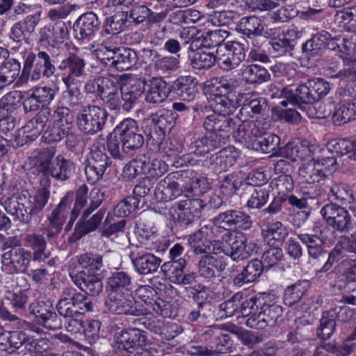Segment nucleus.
I'll return each mask as SVG.
<instances>
[{"label": "nucleus", "instance_id": "nucleus-1", "mask_svg": "<svg viewBox=\"0 0 356 356\" xmlns=\"http://www.w3.org/2000/svg\"><path fill=\"white\" fill-rule=\"evenodd\" d=\"M54 155L53 149L44 148L38 151L34 156L36 168L44 177H51L58 181H65L74 174L75 164L62 155L56 157Z\"/></svg>", "mask_w": 356, "mask_h": 356}, {"label": "nucleus", "instance_id": "nucleus-2", "mask_svg": "<svg viewBox=\"0 0 356 356\" xmlns=\"http://www.w3.org/2000/svg\"><path fill=\"white\" fill-rule=\"evenodd\" d=\"M197 186H203L202 190L200 189L199 191L203 193V190L204 191L208 186L207 179L205 178L195 179L193 181L192 186L186 190L187 194L184 195L186 199L181 200L169 210L170 216L183 225L188 226L195 220L199 219L202 216V211L207 207V204L202 200L189 196V194L193 193V188Z\"/></svg>", "mask_w": 356, "mask_h": 356}, {"label": "nucleus", "instance_id": "nucleus-3", "mask_svg": "<svg viewBox=\"0 0 356 356\" xmlns=\"http://www.w3.org/2000/svg\"><path fill=\"white\" fill-rule=\"evenodd\" d=\"M90 197L89 207L83 211L75 227L73 236L76 240L95 231L101 224L106 213L105 209H100L91 215L102 204L103 194L99 189L94 188L90 191Z\"/></svg>", "mask_w": 356, "mask_h": 356}, {"label": "nucleus", "instance_id": "nucleus-4", "mask_svg": "<svg viewBox=\"0 0 356 356\" xmlns=\"http://www.w3.org/2000/svg\"><path fill=\"white\" fill-rule=\"evenodd\" d=\"M257 312L248 318L245 324L250 328L261 330L267 326L275 325L282 314V308L275 301L271 295H266L259 300L257 306Z\"/></svg>", "mask_w": 356, "mask_h": 356}, {"label": "nucleus", "instance_id": "nucleus-5", "mask_svg": "<svg viewBox=\"0 0 356 356\" xmlns=\"http://www.w3.org/2000/svg\"><path fill=\"white\" fill-rule=\"evenodd\" d=\"M14 247L1 255V269L9 275L24 273L33 259L31 251L20 246L19 240H10Z\"/></svg>", "mask_w": 356, "mask_h": 356}, {"label": "nucleus", "instance_id": "nucleus-6", "mask_svg": "<svg viewBox=\"0 0 356 356\" xmlns=\"http://www.w3.org/2000/svg\"><path fill=\"white\" fill-rule=\"evenodd\" d=\"M107 116L103 108L95 105L83 106L76 117L78 128L86 135H95L104 129Z\"/></svg>", "mask_w": 356, "mask_h": 356}, {"label": "nucleus", "instance_id": "nucleus-7", "mask_svg": "<svg viewBox=\"0 0 356 356\" xmlns=\"http://www.w3.org/2000/svg\"><path fill=\"white\" fill-rule=\"evenodd\" d=\"M105 306L111 312L115 314L141 316L147 313L146 309L135 300L129 293L106 292Z\"/></svg>", "mask_w": 356, "mask_h": 356}, {"label": "nucleus", "instance_id": "nucleus-8", "mask_svg": "<svg viewBox=\"0 0 356 356\" xmlns=\"http://www.w3.org/2000/svg\"><path fill=\"white\" fill-rule=\"evenodd\" d=\"M122 144V151L125 154H131L139 149L144 144V137L141 129L136 120L127 118L122 121L115 129Z\"/></svg>", "mask_w": 356, "mask_h": 356}, {"label": "nucleus", "instance_id": "nucleus-9", "mask_svg": "<svg viewBox=\"0 0 356 356\" xmlns=\"http://www.w3.org/2000/svg\"><path fill=\"white\" fill-rule=\"evenodd\" d=\"M321 214L334 232L347 234L353 229L351 215L344 207L334 203L327 204L321 209Z\"/></svg>", "mask_w": 356, "mask_h": 356}, {"label": "nucleus", "instance_id": "nucleus-10", "mask_svg": "<svg viewBox=\"0 0 356 356\" xmlns=\"http://www.w3.org/2000/svg\"><path fill=\"white\" fill-rule=\"evenodd\" d=\"M111 165L107 154L97 147H93L87 158L85 174L88 182L94 184L99 181Z\"/></svg>", "mask_w": 356, "mask_h": 356}, {"label": "nucleus", "instance_id": "nucleus-11", "mask_svg": "<svg viewBox=\"0 0 356 356\" xmlns=\"http://www.w3.org/2000/svg\"><path fill=\"white\" fill-rule=\"evenodd\" d=\"M213 223L218 228H222L225 232L232 229H250L252 220L250 216L236 209L227 210L221 212L213 219Z\"/></svg>", "mask_w": 356, "mask_h": 356}, {"label": "nucleus", "instance_id": "nucleus-12", "mask_svg": "<svg viewBox=\"0 0 356 356\" xmlns=\"http://www.w3.org/2000/svg\"><path fill=\"white\" fill-rule=\"evenodd\" d=\"M310 90L309 81L296 87L283 88L280 93V104L284 107L289 104L300 107L302 104H312L316 102Z\"/></svg>", "mask_w": 356, "mask_h": 356}, {"label": "nucleus", "instance_id": "nucleus-13", "mask_svg": "<svg viewBox=\"0 0 356 356\" xmlns=\"http://www.w3.org/2000/svg\"><path fill=\"white\" fill-rule=\"evenodd\" d=\"M30 314L37 323L49 330H57L62 327V322L54 311L52 305L44 301L33 302L28 308Z\"/></svg>", "mask_w": 356, "mask_h": 356}, {"label": "nucleus", "instance_id": "nucleus-14", "mask_svg": "<svg viewBox=\"0 0 356 356\" xmlns=\"http://www.w3.org/2000/svg\"><path fill=\"white\" fill-rule=\"evenodd\" d=\"M249 178H252L255 184H249L251 188L247 187L243 191L251 195L247 206L251 209H259L266 203L269 197V190L262 186L265 182L264 174L261 172H253L249 174Z\"/></svg>", "mask_w": 356, "mask_h": 356}, {"label": "nucleus", "instance_id": "nucleus-15", "mask_svg": "<svg viewBox=\"0 0 356 356\" xmlns=\"http://www.w3.org/2000/svg\"><path fill=\"white\" fill-rule=\"evenodd\" d=\"M224 238L227 243L226 256L233 261H241L250 256V252L247 250V238L243 232H236L234 234L231 231H226Z\"/></svg>", "mask_w": 356, "mask_h": 356}, {"label": "nucleus", "instance_id": "nucleus-16", "mask_svg": "<svg viewBox=\"0 0 356 356\" xmlns=\"http://www.w3.org/2000/svg\"><path fill=\"white\" fill-rule=\"evenodd\" d=\"M86 65L85 60L82 57L74 53H70L58 65L59 70L67 72L62 78L63 83L69 85L70 83L76 82V79L85 76Z\"/></svg>", "mask_w": 356, "mask_h": 356}, {"label": "nucleus", "instance_id": "nucleus-17", "mask_svg": "<svg viewBox=\"0 0 356 356\" xmlns=\"http://www.w3.org/2000/svg\"><path fill=\"white\" fill-rule=\"evenodd\" d=\"M49 197V191L44 188H40L35 195L27 198L25 195L21 197L22 200H24V204L22 203L25 213H21L19 218L22 222L29 223L33 215H36L42 211L47 204Z\"/></svg>", "mask_w": 356, "mask_h": 356}, {"label": "nucleus", "instance_id": "nucleus-18", "mask_svg": "<svg viewBox=\"0 0 356 356\" xmlns=\"http://www.w3.org/2000/svg\"><path fill=\"white\" fill-rule=\"evenodd\" d=\"M207 37L209 40L212 42L209 43L207 45L216 46L217 49L216 51V60L218 67L226 71L234 69L238 66V64L233 58L231 51L227 49L226 44H222V36L220 35V31H214L208 33Z\"/></svg>", "mask_w": 356, "mask_h": 356}, {"label": "nucleus", "instance_id": "nucleus-19", "mask_svg": "<svg viewBox=\"0 0 356 356\" xmlns=\"http://www.w3.org/2000/svg\"><path fill=\"white\" fill-rule=\"evenodd\" d=\"M227 265V257L225 256L204 254L199 261L198 273L200 277L211 280L218 277Z\"/></svg>", "mask_w": 356, "mask_h": 356}, {"label": "nucleus", "instance_id": "nucleus-20", "mask_svg": "<svg viewBox=\"0 0 356 356\" xmlns=\"http://www.w3.org/2000/svg\"><path fill=\"white\" fill-rule=\"evenodd\" d=\"M144 88L145 100L152 104L164 102L170 92L168 83L160 77H153L149 81L144 79Z\"/></svg>", "mask_w": 356, "mask_h": 356}, {"label": "nucleus", "instance_id": "nucleus-21", "mask_svg": "<svg viewBox=\"0 0 356 356\" xmlns=\"http://www.w3.org/2000/svg\"><path fill=\"white\" fill-rule=\"evenodd\" d=\"M145 337L140 330L131 329L122 331L117 337L113 347L131 353L132 350L140 349L145 346Z\"/></svg>", "mask_w": 356, "mask_h": 356}, {"label": "nucleus", "instance_id": "nucleus-22", "mask_svg": "<svg viewBox=\"0 0 356 356\" xmlns=\"http://www.w3.org/2000/svg\"><path fill=\"white\" fill-rule=\"evenodd\" d=\"M99 22L92 12L81 15L74 24L75 38L79 40L88 39L94 35L99 29Z\"/></svg>", "mask_w": 356, "mask_h": 356}, {"label": "nucleus", "instance_id": "nucleus-23", "mask_svg": "<svg viewBox=\"0 0 356 356\" xmlns=\"http://www.w3.org/2000/svg\"><path fill=\"white\" fill-rule=\"evenodd\" d=\"M74 282L82 291L92 296H98L103 289V283L100 274L88 275L84 273H77L74 275L71 274Z\"/></svg>", "mask_w": 356, "mask_h": 356}, {"label": "nucleus", "instance_id": "nucleus-24", "mask_svg": "<svg viewBox=\"0 0 356 356\" xmlns=\"http://www.w3.org/2000/svg\"><path fill=\"white\" fill-rule=\"evenodd\" d=\"M264 124L261 120L243 121L238 127L239 140L250 143L252 146L255 139L266 134Z\"/></svg>", "mask_w": 356, "mask_h": 356}, {"label": "nucleus", "instance_id": "nucleus-25", "mask_svg": "<svg viewBox=\"0 0 356 356\" xmlns=\"http://www.w3.org/2000/svg\"><path fill=\"white\" fill-rule=\"evenodd\" d=\"M234 122L226 114L213 113L206 118L203 126L207 131L228 134L234 128Z\"/></svg>", "mask_w": 356, "mask_h": 356}, {"label": "nucleus", "instance_id": "nucleus-26", "mask_svg": "<svg viewBox=\"0 0 356 356\" xmlns=\"http://www.w3.org/2000/svg\"><path fill=\"white\" fill-rule=\"evenodd\" d=\"M38 22L39 17L36 15H28L13 25L9 33V38L17 43L21 42L25 36L29 35L35 31Z\"/></svg>", "mask_w": 356, "mask_h": 356}, {"label": "nucleus", "instance_id": "nucleus-27", "mask_svg": "<svg viewBox=\"0 0 356 356\" xmlns=\"http://www.w3.org/2000/svg\"><path fill=\"white\" fill-rule=\"evenodd\" d=\"M130 257L136 270L144 275L156 272L162 262L161 258L151 253L134 257V253L131 252Z\"/></svg>", "mask_w": 356, "mask_h": 356}, {"label": "nucleus", "instance_id": "nucleus-28", "mask_svg": "<svg viewBox=\"0 0 356 356\" xmlns=\"http://www.w3.org/2000/svg\"><path fill=\"white\" fill-rule=\"evenodd\" d=\"M132 277L127 272L115 270L112 272L107 280L106 292L130 293L132 289Z\"/></svg>", "mask_w": 356, "mask_h": 356}, {"label": "nucleus", "instance_id": "nucleus-29", "mask_svg": "<svg viewBox=\"0 0 356 356\" xmlns=\"http://www.w3.org/2000/svg\"><path fill=\"white\" fill-rule=\"evenodd\" d=\"M50 118L49 111H40L33 118L26 122L22 128L24 136L29 141L35 140L43 131Z\"/></svg>", "mask_w": 356, "mask_h": 356}, {"label": "nucleus", "instance_id": "nucleus-30", "mask_svg": "<svg viewBox=\"0 0 356 356\" xmlns=\"http://www.w3.org/2000/svg\"><path fill=\"white\" fill-rule=\"evenodd\" d=\"M197 83L196 79L192 76H181L170 86L169 88L170 92H174L184 101H189L195 95Z\"/></svg>", "mask_w": 356, "mask_h": 356}, {"label": "nucleus", "instance_id": "nucleus-31", "mask_svg": "<svg viewBox=\"0 0 356 356\" xmlns=\"http://www.w3.org/2000/svg\"><path fill=\"white\" fill-rule=\"evenodd\" d=\"M24 242L33 251L32 258L34 261H42L49 258V253L47 252V241L43 234L31 233L24 237Z\"/></svg>", "mask_w": 356, "mask_h": 356}, {"label": "nucleus", "instance_id": "nucleus-32", "mask_svg": "<svg viewBox=\"0 0 356 356\" xmlns=\"http://www.w3.org/2000/svg\"><path fill=\"white\" fill-rule=\"evenodd\" d=\"M182 189L176 181H170L169 179L160 181L154 190V197L160 202H169L179 196H181Z\"/></svg>", "mask_w": 356, "mask_h": 356}, {"label": "nucleus", "instance_id": "nucleus-33", "mask_svg": "<svg viewBox=\"0 0 356 356\" xmlns=\"http://www.w3.org/2000/svg\"><path fill=\"white\" fill-rule=\"evenodd\" d=\"M264 269L261 261L252 259L248 262L242 272L234 279V284L242 286L245 284L250 283L257 280L262 273Z\"/></svg>", "mask_w": 356, "mask_h": 356}, {"label": "nucleus", "instance_id": "nucleus-34", "mask_svg": "<svg viewBox=\"0 0 356 356\" xmlns=\"http://www.w3.org/2000/svg\"><path fill=\"white\" fill-rule=\"evenodd\" d=\"M234 174H229L220 181L219 187L222 193L227 196L234 195L237 191L243 192L249 184H255L252 178H249V175L243 180H238Z\"/></svg>", "mask_w": 356, "mask_h": 356}, {"label": "nucleus", "instance_id": "nucleus-35", "mask_svg": "<svg viewBox=\"0 0 356 356\" xmlns=\"http://www.w3.org/2000/svg\"><path fill=\"white\" fill-rule=\"evenodd\" d=\"M298 37L299 33L295 29H291L282 36L273 39L270 44L278 56H282L293 50L296 44V40Z\"/></svg>", "mask_w": 356, "mask_h": 356}, {"label": "nucleus", "instance_id": "nucleus-36", "mask_svg": "<svg viewBox=\"0 0 356 356\" xmlns=\"http://www.w3.org/2000/svg\"><path fill=\"white\" fill-rule=\"evenodd\" d=\"M299 240L305 244L310 257L316 259H326L324 251V241L316 234H300L298 235Z\"/></svg>", "mask_w": 356, "mask_h": 356}, {"label": "nucleus", "instance_id": "nucleus-37", "mask_svg": "<svg viewBox=\"0 0 356 356\" xmlns=\"http://www.w3.org/2000/svg\"><path fill=\"white\" fill-rule=\"evenodd\" d=\"M236 30L249 38L258 37L263 30V22L254 15L243 17L236 24Z\"/></svg>", "mask_w": 356, "mask_h": 356}, {"label": "nucleus", "instance_id": "nucleus-38", "mask_svg": "<svg viewBox=\"0 0 356 356\" xmlns=\"http://www.w3.org/2000/svg\"><path fill=\"white\" fill-rule=\"evenodd\" d=\"M149 120L155 129H159V136H164L166 132L171 130L175 123L172 112L166 109H159L150 115Z\"/></svg>", "mask_w": 356, "mask_h": 356}, {"label": "nucleus", "instance_id": "nucleus-39", "mask_svg": "<svg viewBox=\"0 0 356 356\" xmlns=\"http://www.w3.org/2000/svg\"><path fill=\"white\" fill-rule=\"evenodd\" d=\"M264 240L270 245L275 246L282 243L288 236V231L279 221L271 223L261 232Z\"/></svg>", "mask_w": 356, "mask_h": 356}, {"label": "nucleus", "instance_id": "nucleus-40", "mask_svg": "<svg viewBox=\"0 0 356 356\" xmlns=\"http://www.w3.org/2000/svg\"><path fill=\"white\" fill-rule=\"evenodd\" d=\"M329 33L322 31L314 35L310 40L302 44V51L309 56L321 55L326 49V41Z\"/></svg>", "mask_w": 356, "mask_h": 356}, {"label": "nucleus", "instance_id": "nucleus-41", "mask_svg": "<svg viewBox=\"0 0 356 356\" xmlns=\"http://www.w3.org/2000/svg\"><path fill=\"white\" fill-rule=\"evenodd\" d=\"M102 257L92 253H85L77 257L78 264L83 270L78 273H84L86 275L100 274L103 267Z\"/></svg>", "mask_w": 356, "mask_h": 356}, {"label": "nucleus", "instance_id": "nucleus-42", "mask_svg": "<svg viewBox=\"0 0 356 356\" xmlns=\"http://www.w3.org/2000/svg\"><path fill=\"white\" fill-rule=\"evenodd\" d=\"M20 68V63L15 59L3 63L0 66V89L14 82L19 76Z\"/></svg>", "mask_w": 356, "mask_h": 356}, {"label": "nucleus", "instance_id": "nucleus-43", "mask_svg": "<svg viewBox=\"0 0 356 356\" xmlns=\"http://www.w3.org/2000/svg\"><path fill=\"white\" fill-rule=\"evenodd\" d=\"M137 61V55L136 52L129 48H117L115 57L114 56V62L113 68L124 71L131 69Z\"/></svg>", "mask_w": 356, "mask_h": 356}, {"label": "nucleus", "instance_id": "nucleus-44", "mask_svg": "<svg viewBox=\"0 0 356 356\" xmlns=\"http://www.w3.org/2000/svg\"><path fill=\"white\" fill-rule=\"evenodd\" d=\"M312 161L314 168H316V173L313 172L309 175V178L306 179L307 182L319 181L321 174L324 175L325 173L335 171L337 169V161L334 157L312 158Z\"/></svg>", "mask_w": 356, "mask_h": 356}, {"label": "nucleus", "instance_id": "nucleus-45", "mask_svg": "<svg viewBox=\"0 0 356 356\" xmlns=\"http://www.w3.org/2000/svg\"><path fill=\"white\" fill-rule=\"evenodd\" d=\"M252 147L257 151H261L264 154L276 155L277 148L280 143V138L275 134L271 133L264 134L262 136L255 139Z\"/></svg>", "mask_w": 356, "mask_h": 356}, {"label": "nucleus", "instance_id": "nucleus-46", "mask_svg": "<svg viewBox=\"0 0 356 356\" xmlns=\"http://www.w3.org/2000/svg\"><path fill=\"white\" fill-rule=\"evenodd\" d=\"M185 259L179 257L177 260L165 262L161 269L165 276H168L174 284H179L186 267Z\"/></svg>", "mask_w": 356, "mask_h": 356}, {"label": "nucleus", "instance_id": "nucleus-47", "mask_svg": "<svg viewBox=\"0 0 356 356\" xmlns=\"http://www.w3.org/2000/svg\"><path fill=\"white\" fill-rule=\"evenodd\" d=\"M245 81L248 84H260L268 81L270 74L267 70L258 65H250L242 72Z\"/></svg>", "mask_w": 356, "mask_h": 356}, {"label": "nucleus", "instance_id": "nucleus-48", "mask_svg": "<svg viewBox=\"0 0 356 356\" xmlns=\"http://www.w3.org/2000/svg\"><path fill=\"white\" fill-rule=\"evenodd\" d=\"M243 97L244 94L240 93L234 101L233 99H230L229 97L225 95L220 94L214 99L216 110L220 114L230 115V114L233 113L237 107L241 106L240 102L243 99Z\"/></svg>", "mask_w": 356, "mask_h": 356}, {"label": "nucleus", "instance_id": "nucleus-49", "mask_svg": "<svg viewBox=\"0 0 356 356\" xmlns=\"http://www.w3.org/2000/svg\"><path fill=\"white\" fill-rule=\"evenodd\" d=\"M330 192L334 200L345 204H353L356 203L351 188L345 183H334L330 189Z\"/></svg>", "mask_w": 356, "mask_h": 356}, {"label": "nucleus", "instance_id": "nucleus-50", "mask_svg": "<svg viewBox=\"0 0 356 356\" xmlns=\"http://www.w3.org/2000/svg\"><path fill=\"white\" fill-rule=\"evenodd\" d=\"M60 300L92 309V303L89 298L84 293L72 287L65 288L61 292Z\"/></svg>", "mask_w": 356, "mask_h": 356}, {"label": "nucleus", "instance_id": "nucleus-51", "mask_svg": "<svg viewBox=\"0 0 356 356\" xmlns=\"http://www.w3.org/2000/svg\"><path fill=\"white\" fill-rule=\"evenodd\" d=\"M128 12H120L108 17L106 20L105 32L116 35L123 31L127 27Z\"/></svg>", "mask_w": 356, "mask_h": 356}, {"label": "nucleus", "instance_id": "nucleus-52", "mask_svg": "<svg viewBox=\"0 0 356 356\" xmlns=\"http://www.w3.org/2000/svg\"><path fill=\"white\" fill-rule=\"evenodd\" d=\"M336 325L334 316L329 312H324L316 330L317 336L323 340L329 339L333 334Z\"/></svg>", "mask_w": 356, "mask_h": 356}, {"label": "nucleus", "instance_id": "nucleus-53", "mask_svg": "<svg viewBox=\"0 0 356 356\" xmlns=\"http://www.w3.org/2000/svg\"><path fill=\"white\" fill-rule=\"evenodd\" d=\"M243 102L241 104V113H245L249 116L261 114L266 108V101L264 98L258 97L252 99L246 97L244 94Z\"/></svg>", "mask_w": 356, "mask_h": 356}, {"label": "nucleus", "instance_id": "nucleus-54", "mask_svg": "<svg viewBox=\"0 0 356 356\" xmlns=\"http://www.w3.org/2000/svg\"><path fill=\"white\" fill-rule=\"evenodd\" d=\"M356 120V104L347 103L337 108L332 115V120L336 125L345 124Z\"/></svg>", "mask_w": 356, "mask_h": 356}, {"label": "nucleus", "instance_id": "nucleus-55", "mask_svg": "<svg viewBox=\"0 0 356 356\" xmlns=\"http://www.w3.org/2000/svg\"><path fill=\"white\" fill-rule=\"evenodd\" d=\"M148 167V163L145 160L134 159L125 165L122 176L124 179L131 181L137 176L145 172Z\"/></svg>", "mask_w": 356, "mask_h": 356}, {"label": "nucleus", "instance_id": "nucleus-56", "mask_svg": "<svg viewBox=\"0 0 356 356\" xmlns=\"http://www.w3.org/2000/svg\"><path fill=\"white\" fill-rule=\"evenodd\" d=\"M56 309L58 314L63 317H76L92 310L62 300H58L56 305Z\"/></svg>", "mask_w": 356, "mask_h": 356}, {"label": "nucleus", "instance_id": "nucleus-57", "mask_svg": "<svg viewBox=\"0 0 356 356\" xmlns=\"http://www.w3.org/2000/svg\"><path fill=\"white\" fill-rule=\"evenodd\" d=\"M140 200L135 196H129L119 202L113 209V214L117 217L129 216L139 208Z\"/></svg>", "mask_w": 356, "mask_h": 356}, {"label": "nucleus", "instance_id": "nucleus-58", "mask_svg": "<svg viewBox=\"0 0 356 356\" xmlns=\"http://www.w3.org/2000/svg\"><path fill=\"white\" fill-rule=\"evenodd\" d=\"M24 195H19L18 197H2L0 200L1 204L3 207L6 212L10 215L15 216L16 218L22 222L19 218L21 213H25L22 203L24 204V200H21V197Z\"/></svg>", "mask_w": 356, "mask_h": 356}, {"label": "nucleus", "instance_id": "nucleus-59", "mask_svg": "<svg viewBox=\"0 0 356 356\" xmlns=\"http://www.w3.org/2000/svg\"><path fill=\"white\" fill-rule=\"evenodd\" d=\"M180 56H165L155 60L154 63V68L161 72H171L177 70L179 67Z\"/></svg>", "mask_w": 356, "mask_h": 356}, {"label": "nucleus", "instance_id": "nucleus-60", "mask_svg": "<svg viewBox=\"0 0 356 356\" xmlns=\"http://www.w3.org/2000/svg\"><path fill=\"white\" fill-rule=\"evenodd\" d=\"M216 63V55L213 53L202 51L197 52L192 58L191 66L197 70L211 68Z\"/></svg>", "mask_w": 356, "mask_h": 356}, {"label": "nucleus", "instance_id": "nucleus-61", "mask_svg": "<svg viewBox=\"0 0 356 356\" xmlns=\"http://www.w3.org/2000/svg\"><path fill=\"white\" fill-rule=\"evenodd\" d=\"M131 6L129 13H128V17L135 24L143 23L154 13L145 5L136 3Z\"/></svg>", "mask_w": 356, "mask_h": 356}, {"label": "nucleus", "instance_id": "nucleus-62", "mask_svg": "<svg viewBox=\"0 0 356 356\" xmlns=\"http://www.w3.org/2000/svg\"><path fill=\"white\" fill-rule=\"evenodd\" d=\"M144 79H139L129 88L122 89L121 91V97L125 102H130L131 104L135 103L136 100L144 94Z\"/></svg>", "mask_w": 356, "mask_h": 356}, {"label": "nucleus", "instance_id": "nucleus-63", "mask_svg": "<svg viewBox=\"0 0 356 356\" xmlns=\"http://www.w3.org/2000/svg\"><path fill=\"white\" fill-rule=\"evenodd\" d=\"M233 348V343L230 337L226 334H222L214 338L211 346V351L213 355L216 354L231 352Z\"/></svg>", "mask_w": 356, "mask_h": 356}, {"label": "nucleus", "instance_id": "nucleus-64", "mask_svg": "<svg viewBox=\"0 0 356 356\" xmlns=\"http://www.w3.org/2000/svg\"><path fill=\"white\" fill-rule=\"evenodd\" d=\"M308 81L316 102L326 96L330 90V83L323 79H314Z\"/></svg>", "mask_w": 356, "mask_h": 356}]
</instances>
